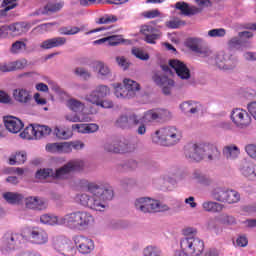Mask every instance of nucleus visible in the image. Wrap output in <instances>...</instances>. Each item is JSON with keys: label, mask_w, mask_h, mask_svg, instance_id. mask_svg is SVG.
I'll return each mask as SVG.
<instances>
[{"label": "nucleus", "mask_w": 256, "mask_h": 256, "mask_svg": "<svg viewBox=\"0 0 256 256\" xmlns=\"http://www.w3.org/2000/svg\"><path fill=\"white\" fill-rule=\"evenodd\" d=\"M82 182L87 185V192L78 193L75 196L76 203L91 211H106L109 207L107 201H111L115 197L113 187L103 182L88 183L87 180H82Z\"/></svg>", "instance_id": "1"}, {"label": "nucleus", "mask_w": 256, "mask_h": 256, "mask_svg": "<svg viewBox=\"0 0 256 256\" xmlns=\"http://www.w3.org/2000/svg\"><path fill=\"white\" fill-rule=\"evenodd\" d=\"M186 159L192 161H216L221 157V152L217 145L211 143L193 144L185 150Z\"/></svg>", "instance_id": "2"}, {"label": "nucleus", "mask_w": 256, "mask_h": 256, "mask_svg": "<svg viewBox=\"0 0 256 256\" xmlns=\"http://www.w3.org/2000/svg\"><path fill=\"white\" fill-rule=\"evenodd\" d=\"M95 225V217L88 211L76 210L64 215V226L71 231H87Z\"/></svg>", "instance_id": "3"}, {"label": "nucleus", "mask_w": 256, "mask_h": 256, "mask_svg": "<svg viewBox=\"0 0 256 256\" xmlns=\"http://www.w3.org/2000/svg\"><path fill=\"white\" fill-rule=\"evenodd\" d=\"M195 233H197L196 229L186 228L183 230L184 237L180 239V251L188 256H201L205 249V242L196 237Z\"/></svg>", "instance_id": "4"}, {"label": "nucleus", "mask_w": 256, "mask_h": 256, "mask_svg": "<svg viewBox=\"0 0 256 256\" xmlns=\"http://www.w3.org/2000/svg\"><path fill=\"white\" fill-rule=\"evenodd\" d=\"M179 141H181V132L173 126L161 128L152 135V143L163 147L177 145Z\"/></svg>", "instance_id": "5"}, {"label": "nucleus", "mask_w": 256, "mask_h": 256, "mask_svg": "<svg viewBox=\"0 0 256 256\" xmlns=\"http://www.w3.org/2000/svg\"><path fill=\"white\" fill-rule=\"evenodd\" d=\"M91 171V165L85 161H70L63 167L54 170V179H69L71 173H87Z\"/></svg>", "instance_id": "6"}, {"label": "nucleus", "mask_w": 256, "mask_h": 256, "mask_svg": "<svg viewBox=\"0 0 256 256\" xmlns=\"http://www.w3.org/2000/svg\"><path fill=\"white\" fill-rule=\"evenodd\" d=\"M136 211L140 213H161V211H169V206L159 202V200L150 197H140L134 201Z\"/></svg>", "instance_id": "7"}, {"label": "nucleus", "mask_w": 256, "mask_h": 256, "mask_svg": "<svg viewBox=\"0 0 256 256\" xmlns=\"http://www.w3.org/2000/svg\"><path fill=\"white\" fill-rule=\"evenodd\" d=\"M23 236L17 233L8 232L4 234L0 244V251L3 255H9L21 247Z\"/></svg>", "instance_id": "8"}, {"label": "nucleus", "mask_w": 256, "mask_h": 256, "mask_svg": "<svg viewBox=\"0 0 256 256\" xmlns=\"http://www.w3.org/2000/svg\"><path fill=\"white\" fill-rule=\"evenodd\" d=\"M47 135H51V128L39 124H30L20 133L21 139H27L28 141L42 139V137H47Z\"/></svg>", "instance_id": "9"}, {"label": "nucleus", "mask_w": 256, "mask_h": 256, "mask_svg": "<svg viewBox=\"0 0 256 256\" xmlns=\"http://www.w3.org/2000/svg\"><path fill=\"white\" fill-rule=\"evenodd\" d=\"M157 25V21H151L150 24H144L140 27V33L144 35V41L149 45H155L159 39H161L163 32H161V26Z\"/></svg>", "instance_id": "10"}, {"label": "nucleus", "mask_w": 256, "mask_h": 256, "mask_svg": "<svg viewBox=\"0 0 256 256\" xmlns=\"http://www.w3.org/2000/svg\"><path fill=\"white\" fill-rule=\"evenodd\" d=\"M53 247L57 253L63 256H75L77 253L73 242L65 236L57 237L53 242Z\"/></svg>", "instance_id": "11"}, {"label": "nucleus", "mask_w": 256, "mask_h": 256, "mask_svg": "<svg viewBox=\"0 0 256 256\" xmlns=\"http://www.w3.org/2000/svg\"><path fill=\"white\" fill-rule=\"evenodd\" d=\"M27 237L32 245H47L49 243V234L39 226L29 227Z\"/></svg>", "instance_id": "12"}, {"label": "nucleus", "mask_w": 256, "mask_h": 256, "mask_svg": "<svg viewBox=\"0 0 256 256\" xmlns=\"http://www.w3.org/2000/svg\"><path fill=\"white\" fill-rule=\"evenodd\" d=\"M105 151L108 153H116V154H123V153H133L137 146L134 143H130L127 140L123 141H114L112 143H106L104 145Z\"/></svg>", "instance_id": "13"}, {"label": "nucleus", "mask_w": 256, "mask_h": 256, "mask_svg": "<svg viewBox=\"0 0 256 256\" xmlns=\"http://www.w3.org/2000/svg\"><path fill=\"white\" fill-rule=\"evenodd\" d=\"M74 243L81 255H89L95 251V241L89 237L83 235L75 236Z\"/></svg>", "instance_id": "14"}, {"label": "nucleus", "mask_w": 256, "mask_h": 256, "mask_svg": "<svg viewBox=\"0 0 256 256\" xmlns=\"http://www.w3.org/2000/svg\"><path fill=\"white\" fill-rule=\"evenodd\" d=\"M231 120L236 125V127H240V129H245V127H249L251 125V116L247 111L241 108H235L231 113Z\"/></svg>", "instance_id": "15"}, {"label": "nucleus", "mask_w": 256, "mask_h": 256, "mask_svg": "<svg viewBox=\"0 0 256 256\" xmlns=\"http://www.w3.org/2000/svg\"><path fill=\"white\" fill-rule=\"evenodd\" d=\"M111 93V89L107 85H99L97 86L90 94L86 95L85 99L88 103H99L102 99H105L107 95Z\"/></svg>", "instance_id": "16"}, {"label": "nucleus", "mask_w": 256, "mask_h": 256, "mask_svg": "<svg viewBox=\"0 0 256 256\" xmlns=\"http://www.w3.org/2000/svg\"><path fill=\"white\" fill-rule=\"evenodd\" d=\"M26 209H31L32 211H45L49 204L45 198L39 196H28L24 198Z\"/></svg>", "instance_id": "17"}, {"label": "nucleus", "mask_w": 256, "mask_h": 256, "mask_svg": "<svg viewBox=\"0 0 256 256\" xmlns=\"http://www.w3.org/2000/svg\"><path fill=\"white\" fill-rule=\"evenodd\" d=\"M154 83L162 87V91L164 95H169L171 93V88L175 87V81L169 79V77L165 75H161L159 73H155L152 77Z\"/></svg>", "instance_id": "18"}, {"label": "nucleus", "mask_w": 256, "mask_h": 256, "mask_svg": "<svg viewBox=\"0 0 256 256\" xmlns=\"http://www.w3.org/2000/svg\"><path fill=\"white\" fill-rule=\"evenodd\" d=\"M4 126L9 131V133H20L21 129L25 127V124H23V121L21 119L15 117V116H4L3 117Z\"/></svg>", "instance_id": "19"}, {"label": "nucleus", "mask_w": 256, "mask_h": 256, "mask_svg": "<svg viewBox=\"0 0 256 256\" xmlns=\"http://www.w3.org/2000/svg\"><path fill=\"white\" fill-rule=\"evenodd\" d=\"M139 123H141V118L135 114L130 116L121 115L116 120V125L117 127H120V129H131L132 127H136V125H139Z\"/></svg>", "instance_id": "20"}, {"label": "nucleus", "mask_w": 256, "mask_h": 256, "mask_svg": "<svg viewBox=\"0 0 256 256\" xmlns=\"http://www.w3.org/2000/svg\"><path fill=\"white\" fill-rule=\"evenodd\" d=\"M239 171L245 179H248V181H256V166L252 162H241Z\"/></svg>", "instance_id": "21"}, {"label": "nucleus", "mask_w": 256, "mask_h": 256, "mask_svg": "<svg viewBox=\"0 0 256 256\" xmlns=\"http://www.w3.org/2000/svg\"><path fill=\"white\" fill-rule=\"evenodd\" d=\"M169 65L173 70H175L176 75H178L180 79H189L191 77V71H189V68H187L185 63L179 60H170Z\"/></svg>", "instance_id": "22"}, {"label": "nucleus", "mask_w": 256, "mask_h": 256, "mask_svg": "<svg viewBox=\"0 0 256 256\" xmlns=\"http://www.w3.org/2000/svg\"><path fill=\"white\" fill-rule=\"evenodd\" d=\"M40 223L42 225H65V216H56L55 214H42L40 216Z\"/></svg>", "instance_id": "23"}, {"label": "nucleus", "mask_w": 256, "mask_h": 256, "mask_svg": "<svg viewBox=\"0 0 256 256\" xmlns=\"http://www.w3.org/2000/svg\"><path fill=\"white\" fill-rule=\"evenodd\" d=\"M66 43H67V38L54 37V38H50V39L43 41L40 44V48L45 49V50L55 49L56 47H63V45H65Z\"/></svg>", "instance_id": "24"}, {"label": "nucleus", "mask_w": 256, "mask_h": 256, "mask_svg": "<svg viewBox=\"0 0 256 256\" xmlns=\"http://www.w3.org/2000/svg\"><path fill=\"white\" fill-rule=\"evenodd\" d=\"M2 197L10 205H21L25 201V195L19 192H4Z\"/></svg>", "instance_id": "25"}, {"label": "nucleus", "mask_w": 256, "mask_h": 256, "mask_svg": "<svg viewBox=\"0 0 256 256\" xmlns=\"http://www.w3.org/2000/svg\"><path fill=\"white\" fill-rule=\"evenodd\" d=\"M175 8L181 11L182 15H185L186 17L201 13V8H197V6H189V4L185 2H177Z\"/></svg>", "instance_id": "26"}, {"label": "nucleus", "mask_w": 256, "mask_h": 256, "mask_svg": "<svg viewBox=\"0 0 256 256\" xmlns=\"http://www.w3.org/2000/svg\"><path fill=\"white\" fill-rule=\"evenodd\" d=\"M228 189L229 188L223 186H215L211 189L210 196L218 203H225Z\"/></svg>", "instance_id": "27"}, {"label": "nucleus", "mask_w": 256, "mask_h": 256, "mask_svg": "<svg viewBox=\"0 0 256 256\" xmlns=\"http://www.w3.org/2000/svg\"><path fill=\"white\" fill-rule=\"evenodd\" d=\"M47 153L63 154L69 151V146L65 142L48 143L45 146Z\"/></svg>", "instance_id": "28"}, {"label": "nucleus", "mask_w": 256, "mask_h": 256, "mask_svg": "<svg viewBox=\"0 0 256 256\" xmlns=\"http://www.w3.org/2000/svg\"><path fill=\"white\" fill-rule=\"evenodd\" d=\"M224 208L225 205L211 200H207L202 203V209L207 213H221Z\"/></svg>", "instance_id": "29"}, {"label": "nucleus", "mask_w": 256, "mask_h": 256, "mask_svg": "<svg viewBox=\"0 0 256 256\" xmlns=\"http://www.w3.org/2000/svg\"><path fill=\"white\" fill-rule=\"evenodd\" d=\"M13 97L18 103H29L31 101V92L24 88H17L13 91Z\"/></svg>", "instance_id": "30"}, {"label": "nucleus", "mask_w": 256, "mask_h": 256, "mask_svg": "<svg viewBox=\"0 0 256 256\" xmlns=\"http://www.w3.org/2000/svg\"><path fill=\"white\" fill-rule=\"evenodd\" d=\"M65 6L64 2H48L43 9V15H54V13H59L61 9Z\"/></svg>", "instance_id": "31"}, {"label": "nucleus", "mask_w": 256, "mask_h": 256, "mask_svg": "<svg viewBox=\"0 0 256 256\" xmlns=\"http://www.w3.org/2000/svg\"><path fill=\"white\" fill-rule=\"evenodd\" d=\"M225 56L219 55L216 58V64L218 65L219 69H224L225 71H229L231 69H235L237 67V60H224Z\"/></svg>", "instance_id": "32"}, {"label": "nucleus", "mask_w": 256, "mask_h": 256, "mask_svg": "<svg viewBox=\"0 0 256 256\" xmlns=\"http://www.w3.org/2000/svg\"><path fill=\"white\" fill-rule=\"evenodd\" d=\"M124 89L126 90V93L130 97H135L136 91L141 90V86L136 81H133L131 79H124Z\"/></svg>", "instance_id": "33"}, {"label": "nucleus", "mask_w": 256, "mask_h": 256, "mask_svg": "<svg viewBox=\"0 0 256 256\" xmlns=\"http://www.w3.org/2000/svg\"><path fill=\"white\" fill-rule=\"evenodd\" d=\"M223 155L228 160H235L241 155V150L236 145L225 146L223 149Z\"/></svg>", "instance_id": "34"}, {"label": "nucleus", "mask_w": 256, "mask_h": 256, "mask_svg": "<svg viewBox=\"0 0 256 256\" xmlns=\"http://www.w3.org/2000/svg\"><path fill=\"white\" fill-rule=\"evenodd\" d=\"M239 201H241V194H239L237 190L228 188L224 203H227V205H235V203H239Z\"/></svg>", "instance_id": "35"}, {"label": "nucleus", "mask_w": 256, "mask_h": 256, "mask_svg": "<svg viewBox=\"0 0 256 256\" xmlns=\"http://www.w3.org/2000/svg\"><path fill=\"white\" fill-rule=\"evenodd\" d=\"M66 105L68 109L70 111H74V113H79L80 111H83L85 109V104L75 98L67 100Z\"/></svg>", "instance_id": "36"}, {"label": "nucleus", "mask_w": 256, "mask_h": 256, "mask_svg": "<svg viewBox=\"0 0 256 256\" xmlns=\"http://www.w3.org/2000/svg\"><path fill=\"white\" fill-rule=\"evenodd\" d=\"M201 42L202 40L199 38H189L186 41V47L193 51L194 53H203V50L201 48Z\"/></svg>", "instance_id": "37"}, {"label": "nucleus", "mask_w": 256, "mask_h": 256, "mask_svg": "<svg viewBox=\"0 0 256 256\" xmlns=\"http://www.w3.org/2000/svg\"><path fill=\"white\" fill-rule=\"evenodd\" d=\"M142 256H163V251L158 246L148 245L143 248Z\"/></svg>", "instance_id": "38"}, {"label": "nucleus", "mask_w": 256, "mask_h": 256, "mask_svg": "<svg viewBox=\"0 0 256 256\" xmlns=\"http://www.w3.org/2000/svg\"><path fill=\"white\" fill-rule=\"evenodd\" d=\"M27 50V44L21 40H17L14 43H12L10 47V53L12 55H19Z\"/></svg>", "instance_id": "39"}, {"label": "nucleus", "mask_w": 256, "mask_h": 256, "mask_svg": "<svg viewBox=\"0 0 256 256\" xmlns=\"http://www.w3.org/2000/svg\"><path fill=\"white\" fill-rule=\"evenodd\" d=\"M119 18L113 14H105L95 20L96 25H109V23H117Z\"/></svg>", "instance_id": "40"}, {"label": "nucleus", "mask_w": 256, "mask_h": 256, "mask_svg": "<svg viewBox=\"0 0 256 256\" xmlns=\"http://www.w3.org/2000/svg\"><path fill=\"white\" fill-rule=\"evenodd\" d=\"M23 24L21 23H15L8 26H2L3 31H11L15 35H21L23 33Z\"/></svg>", "instance_id": "41"}, {"label": "nucleus", "mask_w": 256, "mask_h": 256, "mask_svg": "<svg viewBox=\"0 0 256 256\" xmlns=\"http://www.w3.org/2000/svg\"><path fill=\"white\" fill-rule=\"evenodd\" d=\"M180 109L184 111V113L195 114L199 111V107L197 103L193 104L191 102H184L180 105Z\"/></svg>", "instance_id": "42"}, {"label": "nucleus", "mask_w": 256, "mask_h": 256, "mask_svg": "<svg viewBox=\"0 0 256 256\" xmlns=\"http://www.w3.org/2000/svg\"><path fill=\"white\" fill-rule=\"evenodd\" d=\"M154 185H157L162 191H171V186H169V183L167 182V176H161L160 178L156 179L154 181Z\"/></svg>", "instance_id": "43"}, {"label": "nucleus", "mask_w": 256, "mask_h": 256, "mask_svg": "<svg viewBox=\"0 0 256 256\" xmlns=\"http://www.w3.org/2000/svg\"><path fill=\"white\" fill-rule=\"evenodd\" d=\"M218 220L222 225H235L237 223V220L235 219V217L227 213L220 214Z\"/></svg>", "instance_id": "44"}, {"label": "nucleus", "mask_w": 256, "mask_h": 256, "mask_svg": "<svg viewBox=\"0 0 256 256\" xmlns=\"http://www.w3.org/2000/svg\"><path fill=\"white\" fill-rule=\"evenodd\" d=\"M55 170L53 169H40L36 172V179H47V177H54Z\"/></svg>", "instance_id": "45"}, {"label": "nucleus", "mask_w": 256, "mask_h": 256, "mask_svg": "<svg viewBox=\"0 0 256 256\" xmlns=\"http://www.w3.org/2000/svg\"><path fill=\"white\" fill-rule=\"evenodd\" d=\"M156 119H159V114L153 110H149L142 117V123H151L156 121Z\"/></svg>", "instance_id": "46"}, {"label": "nucleus", "mask_w": 256, "mask_h": 256, "mask_svg": "<svg viewBox=\"0 0 256 256\" xmlns=\"http://www.w3.org/2000/svg\"><path fill=\"white\" fill-rule=\"evenodd\" d=\"M114 93L118 99H131L127 93V90L125 89V86L121 87V84L115 87Z\"/></svg>", "instance_id": "47"}, {"label": "nucleus", "mask_w": 256, "mask_h": 256, "mask_svg": "<svg viewBox=\"0 0 256 256\" xmlns=\"http://www.w3.org/2000/svg\"><path fill=\"white\" fill-rule=\"evenodd\" d=\"M134 169H137L135 161H124L119 165V171H133Z\"/></svg>", "instance_id": "48"}, {"label": "nucleus", "mask_w": 256, "mask_h": 256, "mask_svg": "<svg viewBox=\"0 0 256 256\" xmlns=\"http://www.w3.org/2000/svg\"><path fill=\"white\" fill-rule=\"evenodd\" d=\"M141 17L144 19H157V17H161V11L159 9L144 11L141 13Z\"/></svg>", "instance_id": "49"}, {"label": "nucleus", "mask_w": 256, "mask_h": 256, "mask_svg": "<svg viewBox=\"0 0 256 256\" xmlns=\"http://www.w3.org/2000/svg\"><path fill=\"white\" fill-rule=\"evenodd\" d=\"M65 145L68 146V151H66V153H71L73 149H75V151H79L85 147V144L81 141L65 142Z\"/></svg>", "instance_id": "50"}, {"label": "nucleus", "mask_w": 256, "mask_h": 256, "mask_svg": "<svg viewBox=\"0 0 256 256\" xmlns=\"http://www.w3.org/2000/svg\"><path fill=\"white\" fill-rule=\"evenodd\" d=\"M80 31L79 27H61L59 29L60 35H77Z\"/></svg>", "instance_id": "51"}, {"label": "nucleus", "mask_w": 256, "mask_h": 256, "mask_svg": "<svg viewBox=\"0 0 256 256\" xmlns=\"http://www.w3.org/2000/svg\"><path fill=\"white\" fill-rule=\"evenodd\" d=\"M8 161H27V152L18 151L11 154Z\"/></svg>", "instance_id": "52"}, {"label": "nucleus", "mask_w": 256, "mask_h": 256, "mask_svg": "<svg viewBox=\"0 0 256 256\" xmlns=\"http://www.w3.org/2000/svg\"><path fill=\"white\" fill-rule=\"evenodd\" d=\"M96 69L98 70L99 75H101L102 77H107L111 73V70H109V67L105 66L103 62H97Z\"/></svg>", "instance_id": "53"}, {"label": "nucleus", "mask_w": 256, "mask_h": 256, "mask_svg": "<svg viewBox=\"0 0 256 256\" xmlns=\"http://www.w3.org/2000/svg\"><path fill=\"white\" fill-rule=\"evenodd\" d=\"M132 55L137 57V59H141V61H147L149 59V54L145 53L142 49L132 48Z\"/></svg>", "instance_id": "54"}, {"label": "nucleus", "mask_w": 256, "mask_h": 256, "mask_svg": "<svg viewBox=\"0 0 256 256\" xmlns=\"http://www.w3.org/2000/svg\"><path fill=\"white\" fill-rule=\"evenodd\" d=\"M225 35H227V30L224 28H215L208 31L209 37H225Z\"/></svg>", "instance_id": "55"}, {"label": "nucleus", "mask_w": 256, "mask_h": 256, "mask_svg": "<svg viewBox=\"0 0 256 256\" xmlns=\"http://www.w3.org/2000/svg\"><path fill=\"white\" fill-rule=\"evenodd\" d=\"M14 71H19L21 69H25V67H27V65H29L27 59L22 58L20 60H16L14 62H12Z\"/></svg>", "instance_id": "56"}, {"label": "nucleus", "mask_w": 256, "mask_h": 256, "mask_svg": "<svg viewBox=\"0 0 256 256\" xmlns=\"http://www.w3.org/2000/svg\"><path fill=\"white\" fill-rule=\"evenodd\" d=\"M54 133L58 139H69V137H71V132L65 131L59 127L55 128Z\"/></svg>", "instance_id": "57"}, {"label": "nucleus", "mask_w": 256, "mask_h": 256, "mask_svg": "<svg viewBox=\"0 0 256 256\" xmlns=\"http://www.w3.org/2000/svg\"><path fill=\"white\" fill-rule=\"evenodd\" d=\"M181 25H185V22H183L179 19L170 20L165 23V26L168 29H179L181 27Z\"/></svg>", "instance_id": "58"}, {"label": "nucleus", "mask_w": 256, "mask_h": 256, "mask_svg": "<svg viewBox=\"0 0 256 256\" xmlns=\"http://www.w3.org/2000/svg\"><path fill=\"white\" fill-rule=\"evenodd\" d=\"M116 63L119 65V67L124 69V71H126V69H129L130 63L124 56H117Z\"/></svg>", "instance_id": "59"}, {"label": "nucleus", "mask_w": 256, "mask_h": 256, "mask_svg": "<svg viewBox=\"0 0 256 256\" xmlns=\"http://www.w3.org/2000/svg\"><path fill=\"white\" fill-rule=\"evenodd\" d=\"M120 43H123V38H121V36L114 35V36L108 37V45L115 47L117 45H120Z\"/></svg>", "instance_id": "60"}, {"label": "nucleus", "mask_w": 256, "mask_h": 256, "mask_svg": "<svg viewBox=\"0 0 256 256\" xmlns=\"http://www.w3.org/2000/svg\"><path fill=\"white\" fill-rule=\"evenodd\" d=\"M11 71H15L13 68V62H4L0 64L1 73H11Z\"/></svg>", "instance_id": "61"}, {"label": "nucleus", "mask_w": 256, "mask_h": 256, "mask_svg": "<svg viewBox=\"0 0 256 256\" xmlns=\"http://www.w3.org/2000/svg\"><path fill=\"white\" fill-rule=\"evenodd\" d=\"M245 151L251 159H256V145L255 144H248L245 147Z\"/></svg>", "instance_id": "62"}, {"label": "nucleus", "mask_w": 256, "mask_h": 256, "mask_svg": "<svg viewBox=\"0 0 256 256\" xmlns=\"http://www.w3.org/2000/svg\"><path fill=\"white\" fill-rule=\"evenodd\" d=\"M66 121H69L70 123H81L83 122V119L79 117L77 114H67L65 116Z\"/></svg>", "instance_id": "63"}, {"label": "nucleus", "mask_w": 256, "mask_h": 256, "mask_svg": "<svg viewBox=\"0 0 256 256\" xmlns=\"http://www.w3.org/2000/svg\"><path fill=\"white\" fill-rule=\"evenodd\" d=\"M247 109L250 115H252V117L256 121V102H251L250 104H248Z\"/></svg>", "instance_id": "64"}]
</instances>
